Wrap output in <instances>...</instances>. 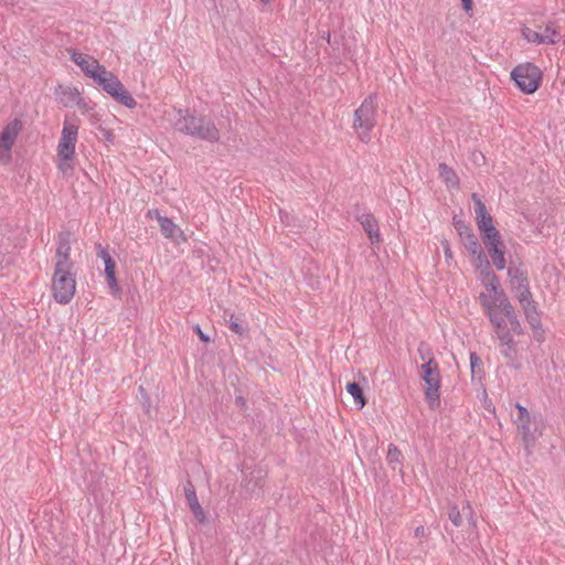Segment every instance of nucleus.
I'll return each instance as SVG.
<instances>
[{
  "label": "nucleus",
  "instance_id": "dca6fc26",
  "mask_svg": "<svg viewBox=\"0 0 565 565\" xmlns=\"http://www.w3.org/2000/svg\"><path fill=\"white\" fill-rule=\"evenodd\" d=\"M150 216L156 217L161 234L166 238L173 239L178 243L184 241L183 232L174 222H172L166 216L160 215L157 211L151 212Z\"/></svg>",
  "mask_w": 565,
  "mask_h": 565
},
{
  "label": "nucleus",
  "instance_id": "ddd939ff",
  "mask_svg": "<svg viewBox=\"0 0 565 565\" xmlns=\"http://www.w3.org/2000/svg\"><path fill=\"white\" fill-rule=\"evenodd\" d=\"M376 103L373 97H366L353 114L352 128L360 137L366 134L374 126Z\"/></svg>",
  "mask_w": 565,
  "mask_h": 565
},
{
  "label": "nucleus",
  "instance_id": "1a4fd4ad",
  "mask_svg": "<svg viewBox=\"0 0 565 565\" xmlns=\"http://www.w3.org/2000/svg\"><path fill=\"white\" fill-rule=\"evenodd\" d=\"M512 416L518 434L526 446L533 445L543 435L544 423L533 417L527 408L518 404Z\"/></svg>",
  "mask_w": 565,
  "mask_h": 565
},
{
  "label": "nucleus",
  "instance_id": "bb28decb",
  "mask_svg": "<svg viewBox=\"0 0 565 565\" xmlns=\"http://www.w3.org/2000/svg\"><path fill=\"white\" fill-rule=\"evenodd\" d=\"M450 518L454 522L455 525L459 526L461 524V520H460V513L459 511L457 510H454L450 514Z\"/></svg>",
  "mask_w": 565,
  "mask_h": 565
},
{
  "label": "nucleus",
  "instance_id": "2eb2a0df",
  "mask_svg": "<svg viewBox=\"0 0 565 565\" xmlns=\"http://www.w3.org/2000/svg\"><path fill=\"white\" fill-rule=\"evenodd\" d=\"M22 129V124L19 120L9 122L0 134V162L8 164L11 161V149Z\"/></svg>",
  "mask_w": 565,
  "mask_h": 565
},
{
  "label": "nucleus",
  "instance_id": "4be33fe9",
  "mask_svg": "<svg viewBox=\"0 0 565 565\" xmlns=\"http://www.w3.org/2000/svg\"><path fill=\"white\" fill-rule=\"evenodd\" d=\"M63 95L65 96V98H62L61 100L63 102V104L65 106H70L72 104H74V103H77L78 93L75 89L66 88L63 92Z\"/></svg>",
  "mask_w": 565,
  "mask_h": 565
},
{
  "label": "nucleus",
  "instance_id": "5701e85b",
  "mask_svg": "<svg viewBox=\"0 0 565 565\" xmlns=\"http://www.w3.org/2000/svg\"><path fill=\"white\" fill-rule=\"evenodd\" d=\"M184 495L188 500L189 507L200 503L196 498L195 489L191 483L184 487Z\"/></svg>",
  "mask_w": 565,
  "mask_h": 565
},
{
  "label": "nucleus",
  "instance_id": "cd10ccee",
  "mask_svg": "<svg viewBox=\"0 0 565 565\" xmlns=\"http://www.w3.org/2000/svg\"><path fill=\"white\" fill-rule=\"evenodd\" d=\"M462 7L466 11H470L472 8V0H461Z\"/></svg>",
  "mask_w": 565,
  "mask_h": 565
},
{
  "label": "nucleus",
  "instance_id": "7c9ffc66",
  "mask_svg": "<svg viewBox=\"0 0 565 565\" xmlns=\"http://www.w3.org/2000/svg\"><path fill=\"white\" fill-rule=\"evenodd\" d=\"M271 0H260L262 3L268 4Z\"/></svg>",
  "mask_w": 565,
  "mask_h": 565
},
{
  "label": "nucleus",
  "instance_id": "4468645a",
  "mask_svg": "<svg viewBox=\"0 0 565 565\" xmlns=\"http://www.w3.org/2000/svg\"><path fill=\"white\" fill-rule=\"evenodd\" d=\"M458 231L466 249L471 254V264L475 270L483 268V264L490 265L473 232L466 225L459 226Z\"/></svg>",
  "mask_w": 565,
  "mask_h": 565
},
{
  "label": "nucleus",
  "instance_id": "c85d7f7f",
  "mask_svg": "<svg viewBox=\"0 0 565 565\" xmlns=\"http://www.w3.org/2000/svg\"><path fill=\"white\" fill-rule=\"evenodd\" d=\"M199 334H200V338H201L203 341H205V342H207V341H209V339L204 337V334L202 333V331H201V330H199Z\"/></svg>",
  "mask_w": 565,
  "mask_h": 565
},
{
  "label": "nucleus",
  "instance_id": "a878e982",
  "mask_svg": "<svg viewBox=\"0 0 565 565\" xmlns=\"http://www.w3.org/2000/svg\"><path fill=\"white\" fill-rule=\"evenodd\" d=\"M470 365H471L472 372H475V369L479 367L481 365V359L479 356H477L476 354H471L470 355Z\"/></svg>",
  "mask_w": 565,
  "mask_h": 565
},
{
  "label": "nucleus",
  "instance_id": "7ed1b4c3",
  "mask_svg": "<svg viewBox=\"0 0 565 565\" xmlns=\"http://www.w3.org/2000/svg\"><path fill=\"white\" fill-rule=\"evenodd\" d=\"M502 345L511 347L514 338L523 333V327L511 301L486 315Z\"/></svg>",
  "mask_w": 565,
  "mask_h": 565
},
{
  "label": "nucleus",
  "instance_id": "0eeeda50",
  "mask_svg": "<svg viewBox=\"0 0 565 565\" xmlns=\"http://www.w3.org/2000/svg\"><path fill=\"white\" fill-rule=\"evenodd\" d=\"M51 290L54 299L60 303L70 302L75 295V274L72 271V264L66 257L60 258L56 262Z\"/></svg>",
  "mask_w": 565,
  "mask_h": 565
},
{
  "label": "nucleus",
  "instance_id": "b1692460",
  "mask_svg": "<svg viewBox=\"0 0 565 565\" xmlns=\"http://www.w3.org/2000/svg\"><path fill=\"white\" fill-rule=\"evenodd\" d=\"M191 512L193 513L194 518L200 522V523H204L206 521V513L205 511L203 510V508L201 507L200 503L198 504H194L192 507H189Z\"/></svg>",
  "mask_w": 565,
  "mask_h": 565
},
{
  "label": "nucleus",
  "instance_id": "f03ea898",
  "mask_svg": "<svg viewBox=\"0 0 565 565\" xmlns=\"http://www.w3.org/2000/svg\"><path fill=\"white\" fill-rule=\"evenodd\" d=\"M476 223L486 247V256L490 266L498 270L507 268L505 244L498 228L494 226L492 216L488 213L480 200H475Z\"/></svg>",
  "mask_w": 565,
  "mask_h": 565
},
{
  "label": "nucleus",
  "instance_id": "423d86ee",
  "mask_svg": "<svg viewBox=\"0 0 565 565\" xmlns=\"http://www.w3.org/2000/svg\"><path fill=\"white\" fill-rule=\"evenodd\" d=\"M77 140L78 126L65 121L56 147V164L63 175H70L74 171Z\"/></svg>",
  "mask_w": 565,
  "mask_h": 565
},
{
  "label": "nucleus",
  "instance_id": "6e6552de",
  "mask_svg": "<svg viewBox=\"0 0 565 565\" xmlns=\"http://www.w3.org/2000/svg\"><path fill=\"white\" fill-rule=\"evenodd\" d=\"M511 290L524 313L533 338L537 341H543L545 339V329L529 284L515 286Z\"/></svg>",
  "mask_w": 565,
  "mask_h": 565
},
{
  "label": "nucleus",
  "instance_id": "393cba45",
  "mask_svg": "<svg viewBox=\"0 0 565 565\" xmlns=\"http://www.w3.org/2000/svg\"><path fill=\"white\" fill-rule=\"evenodd\" d=\"M441 246L444 248V253H445V257L447 259H451L452 258V252L450 249V244L447 239H443L441 241Z\"/></svg>",
  "mask_w": 565,
  "mask_h": 565
},
{
  "label": "nucleus",
  "instance_id": "412c9836",
  "mask_svg": "<svg viewBox=\"0 0 565 565\" xmlns=\"http://www.w3.org/2000/svg\"><path fill=\"white\" fill-rule=\"evenodd\" d=\"M348 393L354 398L355 404L359 408H363L366 404L365 397L361 387L356 383H349L347 385Z\"/></svg>",
  "mask_w": 565,
  "mask_h": 565
},
{
  "label": "nucleus",
  "instance_id": "f257e3e1",
  "mask_svg": "<svg viewBox=\"0 0 565 565\" xmlns=\"http://www.w3.org/2000/svg\"><path fill=\"white\" fill-rule=\"evenodd\" d=\"M73 61L88 77L94 78V81L116 102L130 109L137 106V102L120 81L113 73L102 66L94 57L82 53H75L73 54Z\"/></svg>",
  "mask_w": 565,
  "mask_h": 565
},
{
  "label": "nucleus",
  "instance_id": "f3484780",
  "mask_svg": "<svg viewBox=\"0 0 565 565\" xmlns=\"http://www.w3.org/2000/svg\"><path fill=\"white\" fill-rule=\"evenodd\" d=\"M508 279L511 286V289L515 286H520L523 284H529V274L525 265L520 263L510 262V266L508 267Z\"/></svg>",
  "mask_w": 565,
  "mask_h": 565
},
{
  "label": "nucleus",
  "instance_id": "9b49d317",
  "mask_svg": "<svg viewBox=\"0 0 565 565\" xmlns=\"http://www.w3.org/2000/svg\"><path fill=\"white\" fill-rule=\"evenodd\" d=\"M521 35L530 43L554 44L559 39V30L553 23L532 20L524 23Z\"/></svg>",
  "mask_w": 565,
  "mask_h": 565
},
{
  "label": "nucleus",
  "instance_id": "20e7f679",
  "mask_svg": "<svg viewBox=\"0 0 565 565\" xmlns=\"http://www.w3.org/2000/svg\"><path fill=\"white\" fill-rule=\"evenodd\" d=\"M164 118L178 131L186 135L206 140L218 138V131L210 120L194 116L186 110L169 109L164 113Z\"/></svg>",
  "mask_w": 565,
  "mask_h": 565
},
{
  "label": "nucleus",
  "instance_id": "a211bd4d",
  "mask_svg": "<svg viewBox=\"0 0 565 565\" xmlns=\"http://www.w3.org/2000/svg\"><path fill=\"white\" fill-rule=\"evenodd\" d=\"M102 259L105 265V276L108 288L113 291H118V282L116 277V263L108 253H102Z\"/></svg>",
  "mask_w": 565,
  "mask_h": 565
},
{
  "label": "nucleus",
  "instance_id": "c756f323",
  "mask_svg": "<svg viewBox=\"0 0 565 565\" xmlns=\"http://www.w3.org/2000/svg\"><path fill=\"white\" fill-rule=\"evenodd\" d=\"M232 330H233V331L238 332V327H237V324L233 326V327H232Z\"/></svg>",
  "mask_w": 565,
  "mask_h": 565
},
{
  "label": "nucleus",
  "instance_id": "6ab92c4d",
  "mask_svg": "<svg viewBox=\"0 0 565 565\" xmlns=\"http://www.w3.org/2000/svg\"><path fill=\"white\" fill-rule=\"evenodd\" d=\"M362 226H363L364 231L367 233L370 239L380 242V233H379V228H377V222L373 216H371V215L365 216V218L362 221Z\"/></svg>",
  "mask_w": 565,
  "mask_h": 565
},
{
  "label": "nucleus",
  "instance_id": "39448f33",
  "mask_svg": "<svg viewBox=\"0 0 565 565\" xmlns=\"http://www.w3.org/2000/svg\"><path fill=\"white\" fill-rule=\"evenodd\" d=\"M475 271L481 284L478 300L484 315H488L494 309L501 307L503 303L510 301L507 292L500 284L499 277L490 265L483 264V268Z\"/></svg>",
  "mask_w": 565,
  "mask_h": 565
},
{
  "label": "nucleus",
  "instance_id": "aec40b11",
  "mask_svg": "<svg viewBox=\"0 0 565 565\" xmlns=\"http://www.w3.org/2000/svg\"><path fill=\"white\" fill-rule=\"evenodd\" d=\"M402 458H403V454H402L401 449L396 445L390 444L387 446V451H386L387 463L391 465L393 467V469H396L397 466H401Z\"/></svg>",
  "mask_w": 565,
  "mask_h": 565
},
{
  "label": "nucleus",
  "instance_id": "f8f14e48",
  "mask_svg": "<svg viewBox=\"0 0 565 565\" xmlns=\"http://www.w3.org/2000/svg\"><path fill=\"white\" fill-rule=\"evenodd\" d=\"M420 377L424 381L425 401L430 409H436L440 405V375L437 364L433 361L424 364Z\"/></svg>",
  "mask_w": 565,
  "mask_h": 565
},
{
  "label": "nucleus",
  "instance_id": "9d476101",
  "mask_svg": "<svg viewBox=\"0 0 565 565\" xmlns=\"http://www.w3.org/2000/svg\"><path fill=\"white\" fill-rule=\"evenodd\" d=\"M510 77L522 93L532 95L542 83L543 72L534 63L522 62L511 71Z\"/></svg>",
  "mask_w": 565,
  "mask_h": 565
}]
</instances>
